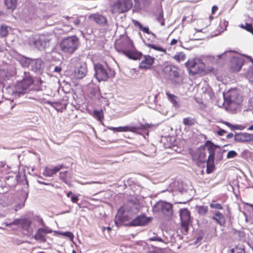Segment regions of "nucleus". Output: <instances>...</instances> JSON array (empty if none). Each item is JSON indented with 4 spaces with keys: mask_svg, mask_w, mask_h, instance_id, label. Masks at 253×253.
Masks as SVG:
<instances>
[{
    "mask_svg": "<svg viewBox=\"0 0 253 253\" xmlns=\"http://www.w3.org/2000/svg\"><path fill=\"white\" fill-rule=\"evenodd\" d=\"M179 215L181 231L183 234H186L188 231L189 225L191 222L190 211L186 208L181 209L179 210Z\"/></svg>",
    "mask_w": 253,
    "mask_h": 253,
    "instance_id": "6e6552de",
    "label": "nucleus"
},
{
    "mask_svg": "<svg viewBox=\"0 0 253 253\" xmlns=\"http://www.w3.org/2000/svg\"><path fill=\"white\" fill-rule=\"evenodd\" d=\"M244 63V59L239 55L233 56L231 61V66L233 70L239 72Z\"/></svg>",
    "mask_w": 253,
    "mask_h": 253,
    "instance_id": "dca6fc26",
    "label": "nucleus"
},
{
    "mask_svg": "<svg viewBox=\"0 0 253 253\" xmlns=\"http://www.w3.org/2000/svg\"><path fill=\"white\" fill-rule=\"evenodd\" d=\"M73 195V194L72 192V191H69V192H68L67 193V196L68 197H70L71 195Z\"/></svg>",
    "mask_w": 253,
    "mask_h": 253,
    "instance_id": "338daca9",
    "label": "nucleus"
},
{
    "mask_svg": "<svg viewBox=\"0 0 253 253\" xmlns=\"http://www.w3.org/2000/svg\"><path fill=\"white\" fill-rule=\"evenodd\" d=\"M212 219L214 220L217 224L221 226H223L225 224L224 216L219 211H215L214 215L212 217Z\"/></svg>",
    "mask_w": 253,
    "mask_h": 253,
    "instance_id": "4be33fe9",
    "label": "nucleus"
},
{
    "mask_svg": "<svg viewBox=\"0 0 253 253\" xmlns=\"http://www.w3.org/2000/svg\"><path fill=\"white\" fill-rule=\"evenodd\" d=\"M152 217H147L144 214L137 216L126 225L127 226H143L148 224Z\"/></svg>",
    "mask_w": 253,
    "mask_h": 253,
    "instance_id": "9d476101",
    "label": "nucleus"
},
{
    "mask_svg": "<svg viewBox=\"0 0 253 253\" xmlns=\"http://www.w3.org/2000/svg\"><path fill=\"white\" fill-rule=\"evenodd\" d=\"M166 93L169 100L172 104L173 106L175 108H179L180 107L179 98L174 94H171L169 91H167Z\"/></svg>",
    "mask_w": 253,
    "mask_h": 253,
    "instance_id": "5701e85b",
    "label": "nucleus"
},
{
    "mask_svg": "<svg viewBox=\"0 0 253 253\" xmlns=\"http://www.w3.org/2000/svg\"><path fill=\"white\" fill-rule=\"evenodd\" d=\"M196 121L194 119L187 117L184 118L183 120V123L184 125L187 126H191L195 124Z\"/></svg>",
    "mask_w": 253,
    "mask_h": 253,
    "instance_id": "7c9ffc66",
    "label": "nucleus"
},
{
    "mask_svg": "<svg viewBox=\"0 0 253 253\" xmlns=\"http://www.w3.org/2000/svg\"><path fill=\"white\" fill-rule=\"evenodd\" d=\"M88 18L101 26L107 25V19L106 17L101 14L98 13L92 14L88 16Z\"/></svg>",
    "mask_w": 253,
    "mask_h": 253,
    "instance_id": "f3484780",
    "label": "nucleus"
},
{
    "mask_svg": "<svg viewBox=\"0 0 253 253\" xmlns=\"http://www.w3.org/2000/svg\"><path fill=\"white\" fill-rule=\"evenodd\" d=\"M152 211L153 212H162L165 216L169 217L173 214L172 205L169 203L160 201L153 206Z\"/></svg>",
    "mask_w": 253,
    "mask_h": 253,
    "instance_id": "423d86ee",
    "label": "nucleus"
},
{
    "mask_svg": "<svg viewBox=\"0 0 253 253\" xmlns=\"http://www.w3.org/2000/svg\"><path fill=\"white\" fill-rule=\"evenodd\" d=\"M23 79L17 83L15 85H9L3 90L8 95L20 97L25 93L28 87L33 83V80L29 73L24 72Z\"/></svg>",
    "mask_w": 253,
    "mask_h": 253,
    "instance_id": "f257e3e1",
    "label": "nucleus"
},
{
    "mask_svg": "<svg viewBox=\"0 0 253 253\" xmlns=\"http://www.w3.org/2000/svg\"><path fill=\"white\" fill-rule=\"evenodd\" d=\"M47 103L53 107L57 111L62 112L63 110L66 109V105L63 104L61 102H51L48 101Z\"/></svg>",
    "mask_w": 253,
    "mask_h": 253,
    "instance_id": "393cba45",
    "label": "nucleus"
},
{
    "mask_svg": "<svg viewBox=\"0 0 253 253\" xmlns=\"http://www.w3.org/2000/svg\"><path fill=\"white\" fill-rule=\"evenodd\" d=\"M115 48L117 51L131 59L137 60L142 56L141 52L135 49L131 40L127 38L123 39L120 42L117 43Z\"/></svg>",
    "mask_w": 253,
    "mask_h": 253,
    "instance_id": "f03ea898",
    "label": "nucleus"
},
{
    "mask_svg": "<svg viewBox=\"0 0 253 253\" xmlns=\"http://www.w3.org/2000/svg\"><path fill=\"white\" fill-rule=\"evenodd\" d=\"M144 125H145V126H147V128H148V127H152V126H154L153 125H152V124H148V123H145V124H144Z\"/></svg>",
    "mask_w": 253,
    "mask_h": 253,
    "instance_id": "69168bd1",
    "label": "nucleus"
},
{
    "mask_svg": "<svg viewBox=\"0 0 253 253\" xmlns=\"http://www.w3.org/2000/svg\"><path fill=\"white\" fill-rule=\"evenodd\" d=\"M75 16V18L73 19L71 21V22H73L75 25L78 26L81 24V20L79 19L76 15Z\"/></svg>",
    "mask_w": 253,
    "mask_h": 253,
    "instance_id": "de8ad7c7",
    "label": "nucleus"
},
{
    "mask_svg": "<svg viewBox=\"0 0 253 253\" xmlns=\"http://www.w3.org/2000/svg\"><path fill=\"white\" fill-rule=\"evenodd\" d=\"M216 147L215 148H216ZM219 148L218 150L216 151V157L218 160H221L222 159V154L225 151V150L221 149L219 147H218Z\"/></svg>",
    "mask_w": 253,
    "mask_h": 253,
    "instance_id": "4c0bfd02",
    "label": "nucleus"
},
{
    "mask_svg": "<svg viewBox=\"0 0 253 253\" xmlns=\"http://www.w3.org/2000/svg\"><path fill=\"white\" fill-rule=\"evenodd\" d=\"M234 136L233 134L232 133H228L227 136H226V138H232Z\"/></svg>",
    "mask_w": 253,
    "mask_h": 253,
    "instance_id": "052dcab7",
    "label": "nucleus"
},
{
    "mask_svg": "<svg viewBox=\"0 0 253 253\" xmlns=\"http://www.w3.org/2000/svg\"><path fill=\"white\" fill-rule=\"evenodd\" d=\"M23 178H24L25 180L24 181V183L23 184H26L27 185V187H28L29 185H28V180L26 178V175L25 174H24L23 175Z\"/></svg>",
    "mask_w": 253,
    "mask_h": 253,
    "instance_id": "4d7b16f0",
    "label": "nucleus"
},
{
    "mask_svg": "<svg viewBox=\"0 0 253 253\" xmlns=\"http://www.w3.org/2000/svg\"><path fill=\"white\" fill-rule=\"evenodd\" d=\"M177 42V40L173 39L171 41L170 44L174 45V44H176Z\"/></svg>",
    "mask_w": 253,
    "mask_h": 253,
    "instance_id": "bf43d9fd",
    "label": "nucleus"
},
{
    "mask_svg": "<svg viewBox=\"0 0 253 253\" xmlns=\"http://www.w3.org/2000/svg\"><path fill=\"white\" fill-rule=\"evenodd\" d=\"M185 66L189 73L193 75L201 73L204 70L205 65L200 59H195L188 60L185 63Z\"/></svg>",
    "mask_w": 253,
    "mask_h": 253,
    "instance_id": "0eeeda50",
    "label": "nucleus"
},
{
    "mask_svg": "<svg viewBox=\"0 0 253 253\" xmlns=\"http://www.w3.org/2000/svg\"><path fill=\"white\" fill-rule=\"evenodd\" d=\"M60 234L62 235L63 236L68 237L71 240H72L74 238V235L73 233L71 232L67 231L65 232H62L60 233Z\"/></svg>",
    "mask_w": 253,
    "mask_h": 253,
    "instance_id": "c03bdc74",
    "label": "nucleus"
},
{
    "mask_svg": "<svg viewBox=\"0 0 253 253\" xmlns=\"http://www.w3.org/2000/svg\"><path fill=\"white\" fill-rule=\"evenodd\" d=\"M37 181L40 184H42L45 185H50V184L49 183H46V182H42V181H40L39 180H38Z\"/></svg>",
    "mask_w": 253,
    "mask_h": 253,
    "instance_id": "13d9d810",
    "label": "nucleus"
},
{
    "mask_svg": "<svg viewBox=\"0 0 253 253\" xmlns=\"http://www.w3.org/2000/svg\"><path fill=\"white\" fill-rule=\"evenodd\" d=\"M61 71V68L59 66H56L54 67V72L59 73Z\"/></svg>",
    "mask_w": 253,
    "mask_h": 253,
    "instance_id": "6e6d98bb",
    "label": "nucleus"
},
{
    "mask_svg": "<svg viewBox=\"0 0 253 253\" xmlns=\"http://www.w3.org/2000/svg\"><path fill=\"white\" fill-rule=\"evenodd\" d=\"M230 94L227 96V103L229 107H232V106H237V96L235 92H231Z\"/></svg>",
    "mask_w": 253,
    "mask_h": 253,
    "instance_id": "a878e982",
    "label": "nucleus"
},
{
    "mask_svg": "<svg viewBox=\"0 0 253 253\" xmlns=\"http://www.w3.org/2000/svg\"><path fill=\"white\" fill-rule=\"evenodd\" d=\"M31 58L25 57H22L20 60V63L23 67H28L30 69Z\"/></svg>",
    "mask_w": 253,
    "mask_h": 253,
    "instance_id": "c85d7f7f",
    "label": "nucleus"
},
{
    "mask_svg": "<svg viewBox=\"0 0 253 253\" xmlns=\"http://www.w3.org/2000/svg\"><path fill=\"white\" fill-rule=\"evenodd\" d=\"M8 31L6 26H1L0 28V35L2 37H5L7 35Z\"/></svg>",
    "mask_w": 253,
    "mask_h": 253,
    "instance_id": "f704fd0d",
    "label": "nucleus"
},
{
    "mask_svg": "<svg viewBox=\"0 0 253 253\" xmlns=\"http://www.w3.org/2000/svg\"><path fill=\"white\" fill-rule=\"evenodd\" d=\"M130 219L129 216L126 214L125 213H118L115 218V224L118 226L121 224L125 221H127Z\"/></svg>",
    "mask_w": 253,
    "mask_h": 253,
    "instance_id": "b1692460",
    "label": "nucleus"
},
{
    "mask_svg": "<svg viewBox=\"0 0 253 253\" xmlns=\"http://www.w3.org/2000/svg\"><path fill=\"white\" fill-rule=\"evenodd\" d=\"M68 173L67 171L65 172H60L59 173V178L65 183H67V180L66 175Z\"/></svg>",
    "mask_w": 253,
    "mask_h": 253,
    "instance_id": "ea45409f",
    "label": "nucleus"
},
{
    "mask_svg": "<svg viewBox=\"0 0 253 253\" xmlns=\"http://www.w3.org/2000/svg\"><path fill=\"white\" fill-rule=\"evenodd\" d=\"M87 72L86 63L77 59L73 71L74 77L77 79H82L86 75Z\"/></svg>",
    "mask_w": 253,
    "mask_h": 253,
    "instance_id": "1a4fd4ad",
    "label": "nucleus"
},
{
    "mask_svg": "<svg viewBox=\"0 0 253 253\" xmlns=\"http://www.w3.org/2000/svg\"><path fill=\"white\" fill-rule=\"evenodd\" d=\"M132 6L131 0H118L115 4V8L119 13H124L129 10Z\"/></svg>",
    "mask_w": 253,
    "mask_h": 253,
    "instance_id": "9b49d317",
    "label": "nucleus"
},
{
    "mask_svg": "<svg viewBox=\"0 0 253 253\" xmlns=\"http://www.w3.org/2000/svg\"><path fill=\"white\" fill-rule=\"evenodd\" d=\"M169 69V73L171 80L174 84H179L182 82L180 78L178 69L175 66H169L167 67Z\"/></svg>",
    "mask_w": 253,
    "mask_h": 253,
    "instance_id": "4468645a",
    "label": "nucleus"
},
{
    "mask_svg": "<svg viewBox=\"0 0 253 253\" xmlns=\"http://www.w3.org/2000/svg\"><path fill=\"white\" fill-rule=\"evenodd\" d=\"M156 20L160 23L162 26L165 25V19L163 16V12L161 11L156 17Z\"/></svg>",
    "mask_w": 253,
    "mask_h": 253,
    "instance_id": "72a5a7b5",
    "label": "nucleus"
},
{
    "mask_svg": "<svg viewBox=\"0 0 253 253\" xmlns=\"http://www.w3.org/2000/svg\"><path fill=\"white\" fill-rule=\"evenodd\" d=\"M241 27L246 29L248 31H250L251 30H253V27L252 24L246 23L245 26H244L243 24L241 25Z\"/></svg>",
    "mask_w": 253,
    "mask_h": 253,
    "instance_id": "a18cd8bd",
    "label": "nucleus"
},
{
    "mask_svg": "<svg viewBox=\"0 0 253 253\" xmlns=\"http://www.w3.org/2000/svg\"><path fill=\"white\" fill-rule=\"evenodd\" d=\"M147 46L152 49H155L159 51H165V50L161 46H157L154 44H148Z\"/></svg>",
    "mask_w": 253,
    "mask_h": 253,
    "instance_id": "58836bf2",
    "label": "nucleus"
},
{
    "mask_svg": "<svg viewBox=\"0 0 253 253\" xmlns=\"http://www.w3.org/2000/svg\"><path fill=\"white\" fill-rule=\"evenodd\" d=\"M154 61V58L149 55H144L143 59L139 64V68L148 69L150 68Z\"/></svg>",
    "mask_w": 253,
    "mask_h": 253,
    "instance_id": "412c9836",
    "label": "nucleus"
},
{
    "mask_svg": "<svg viewBox=\"0 0 253 253\" xmlns=\"http://www.w3.org/2000/svg\"><path fill=\"white\" fill-rule=\"evenodd\" d=\"M134 24L135 26H138L139 29L142 31L144 33L148 34H152L154 36H155V34L149 31V28L148 27H143L141 23H140L139 22L135 21L134 22Z\"/></svg>",
    "mask_w": 253,
    "mask_h": 253,
    "instance_id": "bb28decb",
    "label": "nucleus"
},
{
    "mask_svg": "<svg viewBox=\"0 0 253 253\" xmlns=\"http://www.w3.org/2000/svg\"><path fill=\"white\" fill-rule=\"evenodd\" d=\"M17 0H5L4 3L7 9L13 10L17 5Z\"/></svg>",
    "mask_w": 253,
    "mask_h": 253,
    "instance_id": "cd10ccee",
    "label": "nucleus"
},
{
    "mask_svg": "<svg viewBox=\"0 0 253 253\" xmlns=\"http://www.w3.org/2000/svg\"><path fill=\"white\" fill-rule=\"evenodd\" d=\"M238 154L234 150L229 151L227 154V158L228 159L233 158L236 157Z\"/></svg>",
    "mask_w": 253,
    "mask_h": 253,
    "instance_id": "37998d69",
    "label": "nucleus"
},
{
    "mask_svg": "<svg viewBox=\"0 0 253 253\" xmlns=\"http://www.w3.org/2000/svg\"><path fill=\"white\" fill-rule=\"evenodd\" d=\"M63 167V164L55 167H45L43 169L42 174L46 177H51L61 169Z\"/></svg>",
    "mask_w": 253,
    "mask_h": 253,
    "instance_id": "a211bd4d",
    "label": "nucleus"
},
{
    "mask_svg": "<svg viewBox=\"0 0 253 253\" xmlns=\"http://www.w3.org/2000/svg\"><path fill=\"white\" fill-rule=\"evenodd\" d=\"M94 77L99 82L106 81L109 78H113L115 75L114 70L100 63L94 64Z\"/></svg>",
    "mask_w": 253,
    "mask_h": 253,
    "instance_id": "7ed1b4c3",
    "label": "nucleus"
},
{
    "mask_svg": "<svg viewBox=\"0 0 253 253\" xmlns=\"http://www.w3.org/2000/svg\"><path fill=\"white\" fill-rule=\"evenodd\" d=\"M79 44V39L76 36H73L62 39L60 46L64 52L72 54L78 48Z\"/></svg>",
    "mask_w": 253,
    "mask_h": 253,
    "instance_id": "20e7f679",
    "label": "nucleus"
},
{
    "mask_svg": "<svg viewBox=\"0 0 253 253\" xmlns=\"http://www.w3.org/2000/svg\"><path fill=\"white\" fill-rule=\"evenodd\" d=\"M7 222H2L0 224V228H4V227H6L5 226V224Z\"/></svg>",
    "mask_w": 253,
    "mask_h": 253,
    "instance_id": "680f3d73",
    "label": "nucleus"
},
{
    "mask_svg": "<svg viewBox=\"0 0 253 253\" xmlns=\"http://www.w3.org/2000/svg\"><path fill=\"white\" fill-rule=\"evenodd\" d=\"M209 151V156L207 161V169L206 172L207 173H211L214 169V151L212 149V146H211L208 148Z\"/></svg>",
    "mask_w": 253,
    "mask_h": 253,
    "instance_id": "2eb2a0df",
    "label": "nucleus"
},
{
    "mask_svg": "<svg viewBox=\"0 0 253 253\" xmlns=\"http://www.w3.org/2000/svg\"><path fill=\"white\" fill-rule=\"evenodd\" d=\"M234 140L238 142L253 141V134L248 133H239L235 135Z\"/></svg>",
    "mask_w": 253,
    "mask_h": 253,
    "instance_id": "aec40b11",
    "label": "nucleus"
},
{
    "mask_svg": "<svg viewBox=\"0 0 253 253\" xmlns=\"http://www.w3.org/2000/svg\"><path fill=\"white\" fill-rule=\"evenodd\" d=\"M231 253H245L244 249H238L237 248L232 249Z\"/></svg>",
    "mask_w": 253,
    "mask_h": 253,
    "instance_id": "8fccbe9b",
    "label": "nucleus"
},
{
    "mask_svg": "<svg viewBox=\"0 0 253 253\" xmlns=\"http://www.w3.org/2000/svg\"><path fill=\"white\" fill-rule=\"evenodd\" d=\"M38 230H39L40 232H41L42 234L43 233H44V234L51 233L52 232V230H51L50 229H45V228H40L38 229Z\"/></svg>",
    "mask_w": 253,
    "mask_h": 253,
    "instance_id": "49530a36",
    "label": "nucleus"
},
{
    "mask_svg": "<svg viewBox=\"0 0 253 253\" xmlns=\"http://www.w3.org/2000/svg\"><path fill=\"white\" fill-rule=\"evenodd\" d=\"M230 128H231V130L237 129H238V126L233 125V126H231Z\"/></svg>",
    "mask_w": 253,
    "mask_h": 253,
    "instance_id": "e2e57ef3",
    "label": "nucleus"
},
{
    "mask_svg": "<svg viewBox=\"0 0 253 253\" xmlns=\"http://www.w3.org/2000/svg\"><path fill=\"white\" fill-rule=\"evenodd\" d=\"M79 196V195H77L75 194H73L71 198V201L73 203H76L79 201V198H78Z\"/></svg>",
    "mask_w": 253,
    "mask_h": 253,
    "instance_id": "3c124183",
    "label": "nucleus"
},
{
    "mask_svg": "<svg viewBox=\"0 0 253 253\" xmlns=\"http://www.w3.org/2000/svg\"><path fill=\"white\" fill-rule=\"evenodd\" d=\"M52 39V36L50 35L42 34L33 37L30 39L29 42L31 45L39 50H42L50 46Z\"/></svg>",
    "mask_w": 253,
    "mask_h": 253,
    "instance_id": "39448f33",
    "label": "nucleus"
},
{
    "mask_svg": "<svg viewBox=\"0 0 253 253\" xmlns=\"http://www.w3.org/2000/svg\"><path fill=\"white\" fill-rule=\"evenodd\" d=\"M210 207L212 209H215L218 210H222L223 207L219 203H211Z\"/></svg>",
    "mask_w": 253,
    "mask_h": 253,
    "instance_id": "79ce46f5",
    "label": "nucleus"
},
{
    "mask_svg": "<svg viewBox=\"0 0 253 253\" xmlns=\"http://www.w3.org/2000/svg\"><path fill=\"white\" fill-rule=\"evenodd\" d=\"M149 240L151 241H159L163 242V239L161 238L158 237V236H155L154 237H150L149 238Z\"/></svg>",
    "mask_w": 253,
    "mask_h": 253,
    "instance_id": "09e8293b",
    "label": "nucleus"
},
{
    "mask_svg": "<svg viewBox=\"0 0 253 253\" xmlns=\"http://www.w3.org/2000/svg\"><path fill=\"white\" fill-rule=\"evenodd\" d=\"M197 210L200 214L205 215L208 211L209 209L207 206H200L197 207Z\"/></svg>",
    "mask_w": 253,
    "mask_h": 253,
    "instance_id": "c756f323",
    "label": "nucleus"
},
{
    "mask_svg": "<svg viewBox=\"0 0 253 253\" xmlns=\"http://www.w3.org/2000/svg\"><path fill=\"white\" fill-rule=\"evenodd\" d=\"M75 15H74L73 16H71V17L69 16H64L63 18L66 19L68 21H70V20L71 21L73 19L75 18Z\"/></svg>",
    "mask_w": 253,
    "mask_h": 253,
    "instance_id": "5fc2aeb1",
    "label": "nucleus"
},
{
    "mask_svg": "<svg viewBox=\"0 0 253 253\" xmlns=\"http://www.w3.org/2000/svg\"><path fill=\"white\" fill-rule=\"evenodd\" d=\"M224 124H225L227 126L231 127V126H233V125H231V124H230L229 122H225L224 123Z\"/></svg>",
    "mask_w": 253,
    "mask_h": 253,
    "instance_id": "0e129e2a",
    "label": "nucleus"
},
{
    "mask_svg": "<svg viewBox=\"0 0 253 253\" xmlns=\"http://www.w3.org/2000/svg\"><path fill=\"white\" fill-rule=\"evenodd\" d=\"M43 68V62L41 59H31L30 70L34 72H41Z\"/></svg>",
    "mask_w": 253,
    "mask_h": 253,
    "instance_id": "6ab92c4d",
    "label": "nucleus"
},
{
    "mask_svg": "<svg viewBox=\"0 0 253 253\" xmlns=\"http://www.w3.org/2000/svg\"><path fill=\"white\" fill-rule=\"evenodd\" d=\"M34 238L37 240L40 241L42 242H45L44 236L42 233L40 232L39 230H38L37 234L35 235Z\"/></svg>",
    "mask_w": 253,
    "mask_h": 253,
    "instance_id": "473e14b6",
    "label": "nucleus"
},
{
    "mask_svg": "<svg viewBox=\"0 0 253 253\" xmlns=\"http://www.w3.org/2000/svg\"><path fill=\"white\" fill-rule=\"evenodd\" d=\"M138 130H145L147 129V126H146L144 124H140L139 126H137Z\"/></svg>",
    "mask_w": 253,
    "mask_h": 253,
    "instance_id": "864d4df0",
    "label": "nucleus"
},
{
    "mask_svg": "<svg viewBox=\"0 0 253 253\" xmlns=\"http://www.w3.org/2000/svg\"><path fill=\"white\" fill-rule=\"evenodd\" d=\"M211 146H212V149H213L214 151V156H215V148L218 147V146L214 145L211 141L208 140L205 143L204 148L203 149L200 150L199 152L198 158L200 162H207V159L206 156L207 153L209 154V151L208 148H209V147H210Z\"/></svg>",
    "mask_w": 253,
    "mask_h": 253,
    "instance_id": "f8f14e48",
    "label": "nucleus"
},
{
    "mask_svg": "<svg viewBox=\"0 0 253 253\" xmlns=\"http://www.w3.org/2000/svg\"><path fill=\"white\" fill-rule=\"evenodd\" d=\"M186 56L183 52H179L177 54H175L173 56V59L176 60L178 62H180L181 61H183L185 59Z\"/></svg>",
    "mask_w": 253,
    "mask_h": 253,
    "instance_id": "2f4dec72",
    "label": "nucleus"
},
{
    "mask_svg": "<svg viewBox=\"0 0 253 253\" xmlns=\"http://www.w3.org/2000/svg\"><path fill=\"white\" fill-rule=\"evenodd\" d=\"M19 177H20V176H19V174H16V176H15V179H16V180H17V181H19Z\"/></svg>",
    "mask_w": 253,
    "mask_h": 253,
    "instance_id": "774afa93",
    "label": "nucleus"
},
{
    "mask_svg": "<svg viewBox=\"0 0 253 253\" xmlns=\"http://www.w3.org/2000/svg\"><path fill=\"white\" fill-rule=\"evenodd\" d=\"M11 225H20L24 229L29 231L31 225V221L27 218L15 219L12 222H6L5 224V226Z\"/></svg>",
    "mask_w": 253,
    "mask_h": 253,
    "instance_id": "ddd939ff",
    "label": "nucleus"
},
{
    "mask_svg": "<svg viewBox=\"0 0 253 253\" xmlns=\"http://www.w3.org/2000/svg\"><path fill=\"white\" fill-rule=\"evenodd\" d=\"M107 128H108V129H109L110 130L116 131L117 132H125V130H126V126H119V127H117L110 126V127H108Z\"/></svg>",
    "mask_w": 253,
    "mask_h": 253,
    "instance_id": "c9c22d12",
    "label": "nucleus"
},
{
    "mask_svg": "<svg viewBox=\"0 0 253 253\" xmlns=\"http://www.w3.org/2000/svg\"><path fill=\"white\" fill-rule=\"evenodd\" d=\"M93 114L95 117H96L98 121H101L103 118L102 111H98L94 110L93 111Z\"/></svg>",
    "mask_w": 253,
    "mask_h": 253,
    "instance_id": "e433bc0d",
    "label": "nucleus"
},
{
    "mask_svg": "<svg viewBox=\"0 0 253 253\" xmlns=\"http://www.w3.org/2000/svg\"><path fill=\"white\" fill-rule=\"evenodd\" d=\"M226 132V131L223 129H221V128H219L217 131V134L219 135V136H222L223 135L224 133H225Z\"/></svg>",
    "mask_w": 253,
    "mask_h": 253,
    "instance_id": "603ef678",
    "label": "nucleus"
},
{
    "mask_svg": "<svg viewBox=\"0 0 253 253\" xmlns=\"http://www.w3.org/2000/svg\"><path fill=\"white\" fill-rule=\"evenodd\" d=\"M138 127L137 126H126V130L125 132L126 131H130L133 133H136L137 130H138Z\"/></svg>",
    "mask_w": 253,
    "mask_h": 253,
    "instance_id": "a19ab883",
    "label": "nucleus"
}]
</instances>
